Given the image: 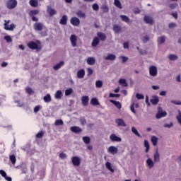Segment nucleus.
<instances>
[{
    "label": "nucleus",
    "mask_w": 181,
    "mask_h": 181,
    "mask_svg": "<svg viewBox=\"0 0 181 181\" xmlns=\"http://www.w3.org/2000/svg\"><path fill=\"white\" fill-rule=\"evenodd\" d=\"M18 6V1L16 0H8L6 2V8L8 9H15Z\"/></svg>",
    "instance_id": "obj_1"
},
{
    "label": "nucleus",
    "mask_w": 181,
    "mask_h": 181,
    "mask_svg": "<svg viewBox=\"0 0 181 181\" xmlns=\"http://www.w3.org/2000/svg\"><path fill=\"white\" fill-rule=\"evenodd\" d=\"M39 13V10H31L29 12V16L31 17L33 22H39V18L36 17V15Z\"/></svg>",
    "instance_id": "obj_2"
},
{
    "label": "nucleus",
    "mask_w": 181,
    "mask_h": 181,
    "mask_svg": "<svg viewBox=\"0 0 181 181\" xmlns=\"http://www.w3.org/2000/svg\"><path fill=\"white\" fill-rule=\"evenodd\" d=\"M146 157L148 158L146 160V166L148 168V169H153V168H155V161L149 158V156L147 155Z\"/></svg>",
    "instance_id": "obj_3"
},
{
    "label": "nucleus",
    "mask_w": 181,
    "mask_h": 181,
    "mask_svg": "<svg viewBox=\"0 0 181 181\" xmlns=\"http://www.w3.org/2000/svg\"><path fill=\"white\" fill-rule=\"evenodd\" d=\"M148 71L149 75L151 76V77H156V76H158V67H156L155 65L151 66Z\"/></svg>",
    "instance_id": "obj_4"
},
{
    "label": "nucleus",
    "mask_w": 181,
    "mask_h": 181,
    "mask_svg": "<svg viewBox=\"0 0 181 181\" xmlns=\"http://www.w3.org/2000/svg\"><path fill=\"white\" fill-rule=\"evenodd\" d=\"M43 28H45V25L40 22L36 21V23L33 25V28L37 32L43 30Z\"/></svg>",
    "instance_id": "obj_5"
},
{
    "label": "nucleus",
    "mask_w": 181,
    "mask_h": 181,
    "mask_svg": "<svg viewBox=\"0 0 181 181\" xmlns=\"http://www.w3.org/2000/svg\"><path fill=\"white\" fill-rule=\"evenodd\" d=\"M5 23H4V29L6 30H13V29H15V25L14 24H11L9 25V23L11 22V21H4Z\"/></svg>",
    "instance_id": "obj_6"
},
{
    "label": "nucleus",
    "mask_w": 181,
    "mask_h": 181,
    "mask_svg": "<svg viewBox=\"0 0 181 181\" xmlns=\"http://www.w3.org/2000/svg\"><path fill=\"white\" fill-rule=\"evenodd\" d=\"M110 139L112 141V142H121L122 141V139L117 136V134H111L110 136Z\"/></svg>",
    "instance_id": "obj_7"
},
{
    "label": "nucleus",
    "mask_w": 181,
    "mask_h": 181,
    "mask_svg": "<svg viewBox=\"0 0 181 181\" xmlns=\"http://www.w3.org/2000/svg\"><path fill=\"white\" fill-rule=\"evenodd\" d=\"M70 42L72 47L77 46V36L76 35H71L70 36Z\"/></svg>",
    "instance_id": "obj_8"
},
{
    "label": "nucleus",
    "mask_w": 181,
    "mask_h": 181,
    "mask_svg": "<svg viewBox=\"0 0 181 181\" xmlns=\"http://www.w3.org/2000/svg\"><path fill=\"white\" fill-rule=\"evenodd\" d=\"M70 23L74 26H78L80 25V19L77 17H72L70 19Z\"/></svg>",
    "instance_id": "obj_9"
},
{
    "label": "nucleus",
    "mask_w": 181,
    "mask_h": 181,
    "mask_svg": "<svg viewBox=\"0 0 181 181\" xmlns=\"http://www.w3.org/2000/svg\"><path fill=\"white\" fill-rule=\"evenodd\" d=\"M107 152L112 155H117V153H118V148L114 146H110L107 149Z\"/></svg>",
    "instance_id": "obj_10"
},
{
    "label": "nucleus",
    "mask_w": 181,
    "mask_h": 181,
    "mask_svg": "<svg viewBox=\"0 0 181 181\" xmlns=\"http://www.w3.org/2000/svg\"><path fill=\"white\" fill-rule=\"evenodd\" d=\"M47 13H49V16L52 17V16H54V15L57 14V11H56V9L51 8L50 6H47Z\"/></svg>",
    "instance_id": "obj_11"
},
{
    "label": "nucleus",
    "mask_w": 181,
    "mask_h": 181,
    "mask_svg": "<svg viewBox=\"0 0 181 181\" xmlns=\"http://www.w3.org/2000/svg\"><path fill=\"white\" fill-rule=\"evenodd\" d=\"M27 46L29 47V49H39V45H37V43L33 41L28 42L27 44Z\"/></svg>",
    "instance_id": "obj_12"
},
{
    "label": "nucleus",
    "mask_w": 181,
    "mask_h": 181,
    "mask_svg": "<svg viewBox=\"0 0 181 181\" xmlns=\"http://www.w3.org/2000/svg\"><path fill=\"white\" fill-rule=\"evenodd\" d=\"M0 175L2 176V177H4L5 180L12 181V177L8 176L6 172H5L4 170H0Z\"/></svg>",
    "instance_id": "obj_13"
},
{
    "label": "nucleus",
    "mask_w": 181,
    "mask_h": 181,
    "mask_svg": "<svg viewBox=\"0 0 181 181\" xmlns=\"http://www.w3.org/2000/svg\"><path fill=\"white\" fill-rule=\"evenodd\" d=\"M144 19V22L148 25H153L155 23L153 18H152L151 16H145Z\"/></svg>",
    "instance_id": "obj_14"
},
{
    "label": "nucleus",
    "mask_w": 181,
    "mask_h": 181,
    "mask_svg": "<svg viewBox=\"0 0 181 181\" xmlns=\"http://www.w3.org/2000/svg\"><path fill=\"white\" fill-rule=\"evenodd\" d=\"M168 115V113L166 112L161 111L160 110H158V112L156 114V118L157 119H160V118H163Z\"/></svg>",
    "instance_id": "obj_15"
},
{
    "label": "nucleus",
    "mask_w": 181,
    "mask_h": 181,
    "mask_svg": "<svg viewBox=\"0 0 181 181\" xmlns=\"http://www.w3.org/2000/svg\"><path fill=\"white\" fill-rule=\"evenodd\" d=\"M72 163L74 166H80V158L77 156L72 157Z\"/></svg>",
    "instance_id": "obj_16"
},
{
    "label": "nucleus",
    "mask_w": 181,
    "mask_h": 181,
    "mask_svg": "<svg viewBox=\"0 0 181 181\" xmlns=\"http://www.w3.org/2000/svg\"><path fill=\"white\" fill-rule=\"evenodd\" d=\"M89 100H90V98H88V96H83L81 98L82 105L83 107H87V105H88Z\"/></svg>",
    "instance_id": "obj_17"
},
{
    "label": "nucleus",
    "mask_w": 181,
    "mask_h": 181,
    "mask_svg": "<svg viewBox=\"0 0 181 181\" xmlns=\"http://www.w3.org/2000/svg\"><path fill=\"white\" fill-rule=\"evenodd\" d=\"M115 124H117V127H127V124L122 119H117Z\"/></svg>",
    "instance_id": "obj_18"
},
{
    "label": "nucleus",
    "mask_w": 181,
    "mask_h": 181,
    "mask_svg": "<svg viewBox=\"0 0 181 181\" xmlns=\"http://www.w3.org/2000/svg\"><path fill=\"white\" fill-rule=\"evenodd\" d=\"M105 60H110L111 62H114L115 59H117V56L113 54H107L106 57H104Z\"/></svg>",
    "instance_id": "obj_19"
},
{
    "label": "nucleus",
    "mask_w": 181,
    "mask_h": 181,
    "mask_svg": "<svg viewBox=\"0 0 181 181\" xmlns=\"http://www.w3.org/2000/svg\"><path fill=\"white\" fill-rule=\"evenodd\" d=\"M160 160V154L158 150L156 151L155 153L153 154V161L154 162H159Z\"/></svg>",
    "instance_id": "obj_20"
},
{
    "label": "nucleus",
    "mask_w": 181,
    "mask_h": 181,
    "mask_svg": "<svg viewBox=\"0 0 181 181\" xmlns=\"http://www.w3.org/2000/svg\"><path fill=\"white\" fill-rule=\"evenodd\" d=\"M86 63L89 66H94L95 64V58L94 57H88L86 59Z\"/></svg>",
    "instance_id": "obj_21"
},
{
    "label": "nucleus",
    "mask_w": 181,
    "mask_h": 181,
    "mask_svg": "<svg viewBox=\"0 0 181 181\" xmlns=\"http://www.w3.org/2000/svg\"><path fill=\"white\" fill-rule=\"evenodd\" d=\"M150 103H151L153 105H156L158 103H159V97L156 95L153 96L150 100Z\"/></svg>",
    "instance_id": "obj_22"
},
{
    "label": "nucleus",
    "mask_w": 181,
    "mask_h": 181,
    "mask_svg": "<svg viewBox=\"0 0 181 181\" xmlns=\"http://www.w3.org/2000/svg\"><path fill=\"white\" fill-rule=\"evenodd\" d=\"M84 76H86V71L84 69H81L77 72L78 78H84Z\"/></svg>",
    "instance_id": "obj_23"
},
{
    "label": "nucleus",
    "mask_w": 181,
    "mask_h": 181,
    "mask_svg": "<svg viewBox=\"0 0 181 181\" xmlns=\"http://www.w3.org/2000/svg\"><path fill=\"white\" fill-rule=\"evenodd\" d=\"M70 129L71 131H72V132H74L75 134H80V132H81V128L77 126L71 127Z\"/></svg>",
    "instance_id": "obj_24"
},
{
    "label": "nucleus",
    "mask_w": 181,
    "mask_h": 181,
    "mask_svg": "<svg viewBox=\"0 0 181 181\" xmlns=\"http://www.w3.org/2000/svg\"><path fill=\"white\" fill-rule=\"evenodd\" d=\"M62 97H63V92L62 90H57L54 94V98L56 100H62Z\"/></svg>",
    "instance_id": "obj_25"
},
{
    "label": "nucleus",
    "mask_w": 181,
    "mask_h": 181,
    "mask_svg": "<svg viewBox=\"0 0 181 181\" xmlns=\"http://www.w3.org/2000/svg\"><path fill=\"white\" fill-rule=\"evenodd\" d=\"M166 40V37L165 36H162V37H158L157 42L158 45H163Z\"/></svg>",
    "instance_id": "obj_26"
},
{
    "label": "nucleus",
    "mask_w": 181,
    "mask_h": 181,
    "mask_svg": "<svg viewBox=\"0 0 181 181\" xmlns=\"http://www.w3.org/2000/svg\"><path fill=\"white\" fill-rule=\"evenodd\" d=\"M105 167L108 170L112 172V173H114L115 170H114V168H112V165L111 164V163L107 161L105 163Z\"/></svg>",
    "instance_id": "obj_27"
},
{
    "label": "nucleus",
    "mask_w": 181,
    "mask_h": 181,
    "mask_svg": "<svg viewBox=\"0 0 181 181\" xmlns=\"http://www.w3.org/2000/svg\"><path fill=\"white\" fill-rule=\"evenodd\" d=\"M110 103H112V104H114V105H115V107H117V108H118L119 110H121L122 105H121V103H119V101H115V100H110Z\"/></svg>",
    "instance_id": "obj_28"
},
{
    "label": "nucleus",
    "mask_w": 181,
    "mask_h": 181,
    "mask_svg": "<svg viewBox=\"0 0 181 181\" xmlns=\"http://www.w3.org/2000/svg\"><path fill=\"white\" fill-rule=\"evenodd\" d=\"M60 25H67V16L64 15L59 21Z\"/></svg>",
    "instance_id": "obj_29"
},
{
    "label": "nucleus",
    "mask_w": 181,
    "mask_h": 181,
    "mask_svg": "<svg viewBox=\"0 0 181 181\" xmlns=\"http://www.w3.org/2000/svg\"><path fill=\"white\" fill-rule=\"evenodd\" d=\"M43 100L45 103H49L52 102V96L50 94H47L45 96H44Z\"/></svg>",
    "instance_id": "obj_30"
},
{
    "label": "nucleus",
    "mask_w": 181,
    "mask_h": 181,
    "mask_svg": "<svg viewBox=\"0 0 181 181\" xmlns=\"http://www.w3.org/2000/svg\"><path fill=\"white\" fill-rule=\"evenodd\" d=\"M63 66H64V62L62 61L59 63L54 65L53 69L54 70H59V69H61Z\"/></svg>",
    "instance_id": "obj_31"
},
{
    "label": "nucleus",
    "mask_w": 181,
    "mask_h": 181,
    "mask_svg": "<svg viewBox=\"0 0 181 181\" xmlns=\"http://www.w3.org/2000/svg\"><path fill=\"white\" fill-rule=\"evenodd\" d=\"M97 35H98V37H100V40H102V42H104L106 40L107 35H105V34H104L103 33H98Z\"/></svg>",
    "instance_id": "obj_32"
},
{
    "label": "nucleus",
    "mask_w": 181,
    "mask_h": 181,
    "mask_svg": "<svg viewBox=\"0 0 181 181\" xmlns=\"http://www.w3.org/2000/svg\"><path fill=\"white\" fill-rule=\"evenodd\" d=\"M100 43V38L98 37H95L93 42H92V46L93 47H96V46Z\"/></svg>",
    "instance_id": "obj_33"
},
{
    "label": "nucleus",
    "mask_w": 181,
    "mask_h": 181,
    "mask_svg": "<svg viewBox=\"0 0 181 181\" xmlns=\"http://www.w3.org/2000/svg\"><path fill=\"white\" fill-rule=\"evenodd\" d=\"M132 134L136 135V136L141 138V134L139 133L138 130L136 129V128L135 127H132Z\"/></svg>",
    "instance_id": "obj_34"
},
{
    "label": "nucleus",
    "mask_w": 181,
    "mask_h": 181,
    "mask_svg": "<svg viewBox=\"0 0 181 181\" xmlns=\"http://www.w3.org/2000/svg\"><path fill=\"white\" fill-rule=\"evenodd\" d=\"M158 141H159V138L156 137V136H153L151 137V142L153 146H156V145H158Z\"/></svg>",
    "instance_id": "obj_35"
},
{
    "label": "nucleus",
    "mask_w": 181,
    "mask_h": 181,
    "mask_svg": "<svg viewBox=\"0 0 181 181\" xmlns=\"http://www.w3.org/2000/svg\"><path fill=\"white\" fill-rule=\"evenodd\" d=\"M119 83L122 86V87H127L128 86V82L125 78H120Z\"/></svg>",
    "instance_id": "obj_36"
},
{
    "label": "nucleus",
    "mask_w": 181,
    "mask_h": 181,
    "mask_svg": "<svg viewBox=\"0 0 181 181\" xmlns=\"http://www.w3.org/2000/svg\"><path fill=\"white\" fill-rule=\"evenodd\" d=\"M100 9L103 11V12H104L105 13H107V12L110 11V8L105 5V4H103L101 7H100Z\"/></svg>",
    "instance_id": "obj_37"
},
{
    "label": "nucleus",
    "mask_w": 181,
    "mask_h": 181,
    "mask_svg": "<svg viewBox=\"0 0 181 181\" xmlns=\"http://www.w3.org/2000/svg\"><path fill=\"white\" fill-rule=\"evenodd\" d=\"M113 30H114L115 33H119V32H121V30H122V28L119 25H115L113 26Z\"/></svg>",
    "instance_id": "obj_38"
},
{
    "label": "nucleus",
    "mask_w": 181,
    "mask_h": 181,
    "mask_svg": "<svg viewBox=\"0 0 181 181\" xmlns=\"http://www.w3.org/2000/svg\"><path fill=\"white\" fill-rule=\"evenodd\" d=\"M114 5H115L119 9H122V4H121V1H119V0H115Z\"/></svg>",
    "instance_id": "obj_39"
},
{
    "label": "nucleus",
    "mask_w": 181,
    "mask_h": 181,
    "mask_svg": "<svg viewBox=\"0 0 181 181\" xmlns=\"http://www.w3.org/2000/svg\"><path fill=\"white\" fill-rule=\"evenodd\" d=\"M30 5L33 6V8H36L37 5H39V3L36 0H30Z\"/></svg>",
    "instance_id": "obj_40"
},
{
    "label": "nucleus",
    "mask_w": 181,
    "mask_h": 181,
    "mask_svg": "<svg viewBox=\"0 0 181 181\" xmlns=\"http://www.w3.org/2000/svg\"><path fill=\"white\" fill-rule=\"evenodd\" d=\"M77 16H78V18H83V19H86V13L81 11H78L76 13Z\"/></svg>",
    "instance_id": "obj_41"
},
{
    "label": "nucleus",
    "mask_w": 181,
    "mask_h": 181,
    "mask_svg": "<svg viewBox=\"0 0 181 181\" xmlns=\"http://www.w3.org/2000/svg\"><path fill=\"white\" fill-rule=\"evenodd\" d=\"M74 92V90H73V88H68V89H66V90H65V95H66V97H69V95L73 94Z\"/></svg>",
    "instance_id": "obj_42"
},
{
    "label": "nucleus",
    "mask_w": 181,
    "mask_h": 181,
    "mask_svg": "<svg viewBox=\"0 0 181 181\" xmlns=\"http://www.w3.org/2000/svg\"><path fill=\"white\" fill-rule=\"evenodd\" d=\"M120 18H121L122 21H123V22H125L126 23H129V18H128V16H127L125 15H121Z\"/></svg>",
    "instance_id": "obj_43"
},
{
    "label": "nucleus",
    "mask_w": 181,
    "mask_h": 181,
    "mask_svg": "<svg viewBox=\"0 0 181 181\" xmlns=\"http://www.w3.org/2000/svg\"><path fill=\"white\" fill-rule=\"evenodd\" d=\"M144 146L146 148L145 152L148 153L149 152V141H148V140H144Z\"/></svg>",
    "instance_id": "obj_44"
},
{
    "label": "nucleus",
    "mask_w": 181,
    "mask_h": 181,
    "mask_svg": "<svg viewBox=\"0 0 181 181\" xmlns=\"http://www.w3.org/2000/svg\"><path fill=\"white\" fill-rule=\"evenodd\" d=\"M90 104H92V105H100V103H98V100H97V98H92L90 100Z\"/></svg>",
    "instance_id": "obj_45"
},
{
    "label": "nucleus",
    "mask_w": 181,
    "mask_h": 181,
    "mask_svg": "<svg viewBox=\"0 0 181 181\" xmlns=\"http://www.w3.org/2000/svg\"><path fill=\"white\" fill-rule=\"evenodd\" d=\"M119 60H122V63H127V62H128V60H129V58H128V57L120 56V57H119Z\"/></svg>",
    "instance_id": "obj_46"
},
{
    "label": "nucleus",
    "mask_w": 181,
    "mask_h": 181,
    "mask_svg": "<svg viewBox=\"0 0 181 181\" xmlns=\"http://www.w3.org/2000/svg\"><path fill=\"white\" fill-rule=\"evenodd\" d=\"M9 159L13 165H15V163H16V157L15 156V155L10 156Z\"/></svg>",
    "instance_id": "obj_47"
},
{
    "label": "nucleus",
    "mask_w": 181,
    "mask_h": 181,
    "mask_svg": "<svg viewBox=\"0 0 181 181\" xmlns=\"http://www.w3.org/2000/svg\"><path fill=\"white\" fill-rule=\"evenodd\" d=\"M82 139H83L84 144H86V145H88V144H90V137H88V136H83L82 138Z\"/></svg>",
    "instance_id": "obj_48"
},
{
    "label": "nucleus",
    "mask_w": 181,
    "mask_h": 181,
    "mask_svg": "<svg viewBox=\"0 0 181 181\" xmlns=\"http://www.w3.org/2000/svg\"><path fill=\"white\" fill-rule=\"evenodd\" d=\"M25 91L26 93H28V94H29L30 95H32L35 93V92L33 91V90H32L30 87H27L25 88Z\"/></svg>",
    "instance_id": "obj_49"
},
{
    "label": "nucleus",
    "mask_w": 181,
    "mask_h": 181,
    "mask_svg": "<svg viewBox=\"0 0 181 181\" xmlns=\"http://www.w3.org/2000/svg\"><path fill=\"white\" fill-rule=\"evenodd\" d=\"M168 59H170V60H171V61L177 60V55L170 54L168 56Z\"/></svg>",
    "instance_id": "obj_50"
},
{
    "label": "nucleus",
    "mask_w": 181,
    "mask_h": 181,
    "mask_svg": "<svg viewBox=\"0 0 181 181\" xmlns=\"http://www.w3.org/2000/svg\"><path fill=\"white\" fill-rule=\"evenodd\" d=\"M95 86L97 88H101L103 87V81H97L95 82Z\"/></svg>",
    "instance_id": "obj_51"
},
{
    "label": "nucleus",
    "mask_w": 181,
    "mask_h": 181,
    "mask_svg": "<svg viewBox=\"0 0 181 181\" xmlns=\"http://www.w3.org/2000/svg\"><path fill=\"white\" fill-rule=\"evenodd\" d=\"M150 40V37L148 35L144 36L143 39H142V42L143 43H148V42H149Z\"/></svg>",
    "instance_id": "obj_52"
},
{
    "label": "nucleus",
    "mask_w": 181,
    "mask_h": 181,
    "mask_svg": "<svg viewBox=\"0 0 181 181\" xmlns=\"http://www.w3.org/2000/svg\"><path fill=\"white\" fill-rule=\"evenodd\" d=\"M130 110H131L132 112H133V114H136V112L135 111V103L133 102L132 103Z\"/></svg>",
    "instance_id": "obj_53"
},
{
    "label": "nucleus",
    "mask_w": 181,
    "mask_h": 181,
    "mask_svg": "<svg viewBox=\"0 0 181 181\" xmlns=\"http://www.w3.org/2000/svg\"><path fill=\"white\" fill-rule=\"evenodd\" d=\"M64 122H63V120L62 119H57L55 121V125L59 126V125H64Z\"/></svg>",
    "instance_id": "obj_54"
},
{
    "label": "nucleus",
    "mask_w": 181,
    "mask_h": 181,
    "mask_svg": "<svg viewBox=\"0 0 181 181\" xmlns=\"http://www.w3.org/2000/svg\"><path fill=\"white\" fill-rule=\"evenodd\" d=\"M136 98H137V100H144V98H145V96H144V95L142 94L136 93Z\"/></svg>",
    "instance_id": "obj_55"
},
{
    "label": "nucleus",
    "mask_w": 181,
    "mask_h": 181,
    "mask_svg": "<svg viewBox=\"0 0 181 181\" xmlns=\"http://www.w3.org/2000/svg\"><path fill=\"white\" fill-rule=\"evenodd\" d=\"M4 39L8 43H11L12 42V38L9 35L5 36Z\"/></svg>",
    "instance_id": "obj_56"
},
{
    "label": "nucleus",
    "mask_w": 181,
    "mask_h": 181,
    "mask_svg": "<svg viewBox=\"0 0 181 181\" xmlns=\"http://www.w3.org/2000/svg\"><path fill=\"white\" fill-rule=\"evenodd\" d=\"M171 104H175V105H181V101L180 100H171Z\"/></svg>",
    "instance_id": "obj_57"
},
{
    "label": "nucleus",
    "mask_w": 181,
    "mask_h": 181,
    "mask_svg": "<svg viewBox=\"0 0 181 181\" xmlns=\"http://www.w3.org/2000/svg\"><path fill=\"white\" fill-rule=\"evenodd\" d=\"M92 8L93 11H98L100 9V6L97 4H93Z\"/></svg>",
    "instance_id": "obj_58"
},
{
    "label": "nucleus",
    "mask_w": 181,
    "mask_h": 181,
    "mask_svg": "<svg viewBox=\"0 0 181 181\" xmlns=\"http://www.w3.org/2000/svg\"><path fill=\"white\" fill-rule=\"evenodd\" d=\"M80 122H81V125H86V124H87V121L86 120V119L84 117H81Z\"/></svg>",
    "instance_id": "obj_59"
},
{
    "label": "nucleus",
    "mask_w": 181,
    "mask_h": 181,
    "mask_svg": "<svg viewBox=\"0 0 181 181\" xmlns=\"http://www.w3.org/2000/svg\"><path fill=\"white\" fill-rule=\"evenodd\" d=\"M177 25L176 23H170L169 25H168V28L170 29H175V28H176Z\"/></svg>",
    "instance_id": "obj_60"
},
{
    "label": "nucleus",
    "mask_w": 181,
    "mask_h": 181,
    "mask_svg": "<svg viewBox=\"0 0 181 181\" xmlns=\"http://www.w3.org/2000/svg\"><path fill=\"white\" fill-rule=\"evenodd\" d=\"M40 108H42L40 105L35 106L34 108V112H39V111H40Z\"/></svg>",
    "instance_id": "obj_61"
},
{
    "label": "nucleus",
    "mask_w": 181,
    "mask_h": 181,
    "mask_svg": "<svg viewBox=\"0 0 181 181\" xmlns=\"http://www.w3.org/2000/svg\"><path fill=\"white\" fill-rule=\"evenodd\" d=\"M173 127V122H170V124H164V128H172Z\"/></svg>",
    "instance_id": "obj_62"
},
{
    "label": "nucleus",
    "mask_w": 181,
    "mask_h": 181,
    "mask_svg": "<svg viewBox=\"0 0 181 181\" xmlns=\"http://www.w3.org/2000/svg\"><path fill=\"white\" fill-rule=\"evenodd\" d=\"M43 135H45V133L41 131L37 134L36 136H37V138H42L43 136Z\"/></svg>",
    "instance_id": "obj_63"
},
{
    "label": "nucleus",
    "mask_w": 181,
    "mask_h": 181,
    "mask_svg": "<svg viewBox=\"0 0 181 181\" xmlns=\"http://www.w3.org/2000/svg\"><path fill=\"white\" fill-rule=\"evenodd\" d=\"M87 71H88V76H91V74H93V71L91 68H88Z\"/></svg>",
    "instance_id": "obj_64"
}]
</instances>
